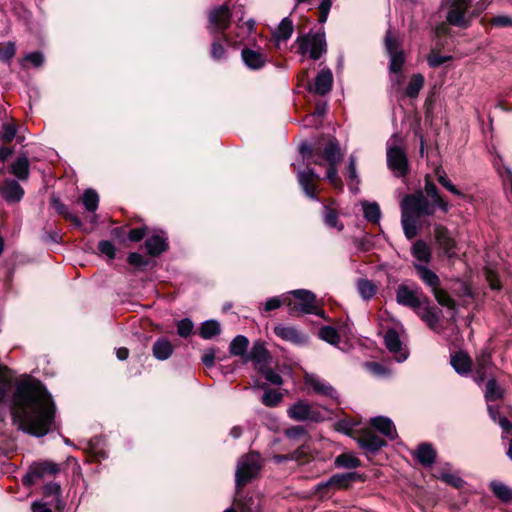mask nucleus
I'll list each match as a JSON object with an SVG mask.
<instances>
[{
  "label": "nucleus",
  "mask_w": 512,
  "mask_h": 512,
  "mask_svg": "<svg viewBox=\"0 0 512 512\" xmlns=\"http://www.w3.org/2000/svg\"><path fill=\"white\" fill-rule=\"evenodd\" d=\"M491 368V355L488 352H482L476 359L474 370V380L477 383L483 382Z\"/></svg>",
  "instance_id": "b1692460"
},
{
  "label": "nucleus",
  "mask_w": 512,
  "mask_h": 512,
  "mask_svg": "<svg viewBox=\"0 0 512 512\" xmlns=\"http://www.w3.org/2000/svg\"><path fill=\"white\" fill-rule=\"evenodd\" d=\"M316 149H317V144L314 147H312L308 143H302L299 147V151H300L303 159H313V161L315 160Z\"/></svg>",
  "instance_id": "69168bd1"
},
{
  "label": "nucleus",
  "mask_w": 512,
  "mask_h": 512,
  "mask_svg": "<svg viewBox=\"0 0 512 512\" xmlns=\"http://www.w3.org/2000/svg\"><path fill=\"white\" fill-rule=\"evenodd\" d=\"M254 21L248 20L243 23L237 24V32L235 34V42H242L244 39H246L253 31L254 29Z\"/></svg>",
  "instance_id": "3c124183"
},
{
  "label": "nucleus",
  "mask_w": 512,
  "mask_h": 512,
  "mask_svg": "<svg viewBox=\"0 0 512 512\" xmlns=\"http://www.w3.org/2000/svg\"><path fill=\"white\" fill-rule=\"evenodd\" d=\"M323 217H324V222L328 227L336 228L338 231L343 230L344 225L341 222H339L338 214L333 208H331L329 206H324Z\"/></svg>",
  "instance_id": "c03bdc74"
},
{
  "label": "nucleus",
  "mask_w": 512,
  "mask_h": 512,
  "mask_svg": "<svg viewBox=\"0 0 512 512\" xmlns=\"http://www.w3.org/2000/svg\"><path fill=\"white\" fill-rule=\"evenodd\" d=\"M241 57L245 65L252 70L261 69L267 62L265 54L250 48H244Z\"/></svg>",
  "instance_id": "4be33fe9"
},
{
  "label": "nucleus",
  "mask_w": 512,
  "mask_h": 512,
  "mask_svg": "<svg viewBox=\"0 0 512 512\" xmlns=\"http://www.w3.org/2000/svg\"><path fill=\"white\" fill-rule=\"evenodd\" d=\"M304 383L305 385L312 389L314 393L337 400L338 399V393L337 391L324 379L320 378L316 374H305L304 376Z\"/></svg>",
  "instance_id": "4468645a"
},
{
  "label": "nucleus",
  "mask_w": 512,
  "mask_h": 512,
  "mask_svg": "<svg viewBox=\"0 0 512 512\" xmlns=\"http://www.w3.org/2000/svg\"><path fill=\"white\" fill-rule=\"evenodd\" d=\"M412 255L422 263H429L432 257L429 245L423 240H417L412 246Z\"/></svg>",
  "instance_id": "473e14b6"
},
{
  "label": "nucleus",
  "mask_w": 512,
  "mask_h": 512,
  "mask_svg": "<svg viewBox=\"0 0 512 512\" xmlns=\"http://www.w3.org/2000/svg\"><path fill=\"white\" fill-rule=\"evenodd\" d=\"M364 217L371 223H378L381 217L380 207L377 203L363 202Z\"/></svg>",
  "instance_id": "a18cd8bd"
},
{
  "label": "nucleus",
  "mask_w": 512,
  "mask_h": 512,
  "mask_svg": "<svg viewBox=\"0 0 512 512\" xmlns=\"http://www.w3.org/2000/svg\"><path fill=\"white\" fill-rule=\"evenodd\" d=\"M221 328L216 320H207L202 323L199 334L204 339H211L220 334Z\"/></svg>",
  "instance_id": "79ce46f5"
},
{
  "label": "nucleus",
  "mask_w": 512,
  "mask_h": 512,
  "mask_svg": "<svg viewBox=\"0 0 512 512\" xmlns=\"http://www.w3.org/2000/svg\"><path fill=\"white\" fill-rule=\"evenodd\" d=\"M318 179V175L315 173L313 169L308 168L305 171H300L298 173V181L300 186L302 187L304 193L310 197L311 199H317L314 182Z\"/></svg>",
  "instance_id": "412c9836"
},
{
  "label": "nucleus",
  "mask_w": 512,
  "mask_h": 512,
  "mask_svg": "<svg viewBox=\"0 0 512 512\" xmlns=\"http://www.w3.org/2000/svg\"><path fill=\"white\" fill-rule=\"evenodd\" d=\"M269 352L265 348L264 344L257 341L253 344L249 354L246 356L245 361H252L257 370L263 368L268 364Z\"/></svg>",
  "instance_id": "aec40b11"
},
{
  "label": "nucleus",
  "mask_w": 512,
  "mask_h": 512,
  "mask_svg": "<svg viewBox=\"0 0 512 512\" xmlns=\"http://www.w3.org/2000/svg\"><path fill=\"white\" fill-rule=\"evenodd\" d=\"M358 477L357 473L335 474L325 481V485H331L335 489L348 488L350 483Z\"/></svg>",
  "instance_id": "2f4dec72"
},
{
  "label": "nucleus",
  "mask_w": 512,
  "mask_h": 512,
  "mask_svg": "<svg viewBox=\"0 0 512 512\" xmlns=\"http://www.w3.org/2000/svg\"><path fill=\"white\" fill-rule=\"evenodd\" d=\"M16 46L14 42H7L0 48V61L9 63L15 56Z\"/></svg>",
  "instance_id": "13d9d810"
},
{
  "label": "nucleus",
  "mask_w": 512,
  "mask_h": 512,
  "mask_svg": "<svg viewBox=\"0 0 512 512\" xmlns=\"http://www.w3.org/2000/svg\"><path fill=\"white\" fill-rule=\"evenodd\" d=\"M360 446L370 452H376L385 445V441L374 432L367 431L359 438Z\"/></svg>",
  "instance_id": "a878e982"
},
{
  "label": "nucleus",
  "mask_w": 512,
  "mask_h": 512,
  "mask_svg": "<svg viewBox=\"0 0 512 512\" xmlns=\"http://www.w3.org/2000/svg\"><path fill=\"white\" fill-rule=\"evenodd\" d=\"M274 333L282 340L294 345L302 346L308 343V337L293 326L279 324L274 327Z\"/></svg>",
  "instance_id": "dca6fc26"
},
{
  "label": "nucleus",
  "mask_w": 512,
  "mask_h": 512,
  "mask_svg": "<svg viewBox=\"0 0 512 512\" xmlns=\"http://www.w3.org/2000/svg\"><path fill=\"white\" fill-rule=\"evenodd\" d=\"M414 267L417 271L420 279L431 288V290H435L440 286V279L438 275L430 270L427 266L422 264H414Z\"/></svg>",
  "instance_id": "c85d7f7f"
},
{
  "label": "nucleus",
  "mask_w": 512,
  "mask_h": 512,
  "mask_svg": "<svg viewBox=\"0 0 512 512\" xmlns=\"http://www.w3.org/2000/svg\"><path fill=\"white\" fill-rule=\"evenodd\" d=\"M237 506L240 512H261V504L258 497L245 496L238 500Z\"/></svg>",
  "instance_id": "c9c22d12"
},
{
  "label": "nucleus",
  "mask_w": 512,
  "mask_h": 512,
  "mask_svg": "<svg viewBox=\"0 0 512 512\" xmlns=\"http://www.w3.org/2000/svg\"><path fill=\"white\" fill-rule=\"evenodd\" d=\"M81 201L88 212H95L99 205V196L93 189L84 191Z\"/></svg>",
  "instance_id": "a19ab883"
},
{
  "label": "nucleus",
  "mask_w": 512,
  "mask_h": 512,
  "mask_svg": "<svg viewBox=\"0 0 512 512\" xmlns=\"http://www.w3.org/2000/svg\"><path fill=\"white\" fill-rule=\"evenodd\" d=\"M371 426L378 430L381 434L387 438L394 440L397 437V431L394 423L387 417L378 416L371 418Z\"/></svg>",
  "instance_id": "5701e85b"
},
{
  "label": "nucleus",
  "mask_w": 512,
  "mask_h": 512,
  "mask_svg": "<svg viewBox=\"0 0 512 512\" xmlns=\"http://www.w3.org/2000/svg\"><path fill=\"white\" fill-rule=\"evenodd\" d=\"M294 25L290 18L285 17L279 24L278 28L274 32V37L278 41H285L289 39L293 33Z\"/></svg>",
  "instance_id": "e433bc0d"
},
{
  "label": "nucleus",
  "mask_w": 512,
  "mask_h": 512,
  "mask_svg": "<svg viewBox=\"0 0 512 512\" xmlns=\"http://www.w3.org/2000/svg\"><path fill=\"white\" fill-rule=\"evenodd\" d=\"M416 458L422 465L431 466L435 461L436 451L432 445L423 443L417 448Z\"/></svg>",
  "instance_id": "7c9ffc66"
},
{
  "label": "nucleus",
  "mask_w": 512,
  "mask_h": 512,
  "mask_svg": "<svg viewBox=\"0 0 512 512\" xmlns=\"http://www.w3.org/2000/svg\"><path fill=\"white\" fill-rule=\"evenodd\" d=\"M396 300L398 304L410 307L414 310L420 309L424 303L428 302L427 297L419 288H411L405 284H400L397 287Z\"/></svg>",
  "instance_id": "9b49d317"
},
{
  "label": "nucleus",
  "mask_w": 512,
  "mask_h": 512,
  "mask_svg": "<svg viewBox=\"0 0 512 512\" xmlns=\"http://www.w3.org/2000/svg\"><path fill=\"white\" fill-rule=\"evenodd\" d=\"M194 324L189 318L181 319L177 322V333L180 337L186 338L191 335Z\"/></svg>",
  "instance_id": "bf43d9fd"
},
{
  "label": "nucleus",
  "mask_w": 512,
  "mask_h": 512,
  "mask_svg": "<svg viewBox=\"0 0 512 512\" xmlns=\"http://www.w3.org/2000/svg\"><path fill=\"white\" fill-rule=\"evenodd\" d=\"M298 51L302 55H309L313 60H318L327 51L324 32L309 33L299 36L296 40Z\"/></svg>",
  "instance_id": "39448f33"
},
{
  "label": "nucleus",
  "mask_w": 512,
  "mask_h": 512,
  "mask_svg": "<svg viewBox=\"0 0 512 512\" xmlns=\"http://www.w3.org/2000/svg\"><path fill=\"white\" fill-rule=\"evenodd\" d=\"M17 127L14 123L4 122L0 131V139L5 143H10L16 137Z\"/></svg>",
  "instance_id": "6e6d98bb"
},
{
  "label": "nucleus",
  "mask_w": 512,
  "mask_h": 512,
  "mask_svg": "<svg viewBox=\"0 0 512 512\" xmlns=\"http://www.w3.org/2000/svg\"><path fill=\"white\" fill-rule=\"evenodd\" d=\"M319 337L327 343L337 346L340 341V336L337 330L331 326H324L319 330Z\"/></svg>",
  "instance_id": "de8ad7c7"
},
{
  "label": "nucleus",
  "mask_w": 512,
  "mask_h": 512,
  "mask_svg": "<svg viewBox=\"0 0 512 512\" xmlns=\"http://www.w3.org/2000/svg\"><path fill=\"white\" fill-rule=\"evenodd\" d=\"M249 345V340L243 335L236 336L230 343L229 351L231 355L243 356Z\"/></svg>",
  "instance_id": "ea45409f"
},
{
  "label": "nucleus",
  "mask_w": 512,
  "mask_h": 512,
  "mask_svg": "<svg viewBox=\"0 0 512 512\" xmlns=\"http://www.w3.org/2000/svg\"><path fill=\"white\" fill-rule=\"evenodd\" d=\"M12 415L22 430L41 437L52 428L55 405L39 381L23 382L14 393Z\"/></svg>",
  "instance_id": "f257e3e1"
},
{
  "label": "nucleus",
  "mask_w": 512,
  "mask_h": 512,
  "mask_svg": "<svg viewBox=\"0 0 512 512\" xmlns=\"http://www.w3.org/2000/svg\"><path fill=\"white\" fill-rule=\"evenodd\" d=\"M98 249L102 254L106 255L110 259L115 257V247L112 242L108 240L100 241L98 244Z\"/></svg>",
  "instance_id": "e2e57ef3"
},
{
  "label": "nucleus",
  "mask_w": 512,
  "mask_h": 512,
  "mask_svg": "<svg viewBox=\"0 0 512 512\" xmlns=\"http://www.w3.org/2000/svg\"><path fill=\"white\" fill-rule=\"evenodd\" d=\"M437 477L440 480H442L443 482H445L446 484H449L455 488H460L464 484V481L458 475L449 473V472H445L443 470L439 472Z\"/></svg>",
  "instance_id": "4d7b16f0"
},
{
  "label": "nucleus",
  "mask_w": 512,
  "mask_h": 512,
  "mask_svg": "<svg viewBox=\"0 0 512 512\" xmlns=\"http://www.w3.org/2000/svg\"><path fill=\"white\" fill-rule=\"evenodd\" d=\"M501 161V158L495 160L494 166L497 169L499 175L502 177L503 183L507 188L509 195L512 196V171L507 167H503L502 169H500L499 164Z\"/></svg>",
  "instance_id": "864d4df0"
},
{
  "label": "nucleus",
  "mask_w": 512,
  "mask_h": 512,
  "mask_svg": "<svg viewBox=\"0 0 512 512\" xmlns=\"http://www.w3.org/2000/svg\"><path fill=\"white\" fill-rule=\"evenodd\" d=\"M145 246L148 254L151 256H157L163 253L168 247L166 238L162 235H153L149 237L145 242Z\"/></svg>",
  "instance_id": "c756f323"
},
{
  "label": "nucleus",
  "mask_w": 512,
  "mask_h": 512,
  "mask_svg": "<svg viewBox=\"0 0 512 512\" xmlns=\"http://www.w3.org/2000/svg\"><path fill=\"white\" fill-rule=\"evenodd\" d=\"M335 465L340 468L353 469L360 466V460L351 453H342L336 457Z\"/></svg>",
  "instance_id": "37998d69"
},
{
  "label": "nucleus",
  "mask_w": 512,
  "mask_h": 512,
  "mask_svg": "<svg viewBox=\"0 0 512 512\" xmlns=\"http://www.w3.org/2000/svg\"><path fill=\"white\" fill-rule=\"evenodd\" d=\"M229 22V8L227 6H221L210 12L208 29L211 33L224 32L229 26Z\"/></svg>",
  "instance_id": "2eb2a0df"
},
{
  "label": "nucleus",
  "mask_w": 512,
  "mask_h": 512,
  "mask_svg": "<svg viewBox=\"0 0 512 512\" xmlns=\"http://www.w3.org/2000/svg\"><path fill=\"white\" fill-rule=\"evenodd\" d=\"M502 397V390L495 379H489L486 383L485 398L488 402L498 400Z\"/></svg>",
  "instance_id": "603ef678"
},
{
  "label": "nucleus",
  "mask_w": 512,
  "mask_h": 512,
  "mask_svg": "<svg viewBox=\"0 0 512 512\" xmlns=\"http://www.w3.org/2000/svg\"><path fill=\"white\" fill-rule=\"evenodd\" d=\"M424 192L425 194L417 191L406 195L400 203L401 224L409 240L416 237L422 217L434 215L437 207L444 213L450 208L449 202L439 194L429 175L425 176Z\"/></svg>",
  "instance_id": "f03ea898"
},
{
  "label": "nucleus",
  "mask_w": 512,
  "mask_h": 512,
  "mask_svg": "<svg viewBox=\"0 0 512 512\" xmlns=\"http://www.w3.org/2000/svg\"><path fill=\"white\" fill-rule=\"evenodd\" d=\"M225 56L226 49L224 48V46L218 41H213L211 45V57L215 60H221L224 59Z\"/></svg>",
  "instance_id": "0e129e2a"
},
{
  "label": "nucleus",
  "mask_w": 512,
  "mask_h": 512,
  "mask_svg": "<svg viewBox=\"0 0 512 512\" xmlns=\"http://www.w3.org/2000/svg\"><path fill=\"white\" fill-rule=\"evenodd\" d=\"M450 363L454 370L460 375H467L471 371V359L462 351L451 355Z\"/></svg>",
  "instance_id": "cd10ccee"
},
{
  "label": "nucleus",
  "mask_w": 512,
  "mask_h": 512,
  "mask_svg": "<svg viewBox=\"0 0 512 512\" xmlns=\"http://www.w3.org/2000/svg\"><path fill=\"white\" fill-rule=\"evenodd\" d=\"M53 208L61 215H63L66 219L73 222L75 225L79 226L81 224L80 219L74 214L70 213L67 207L58 199L53 197L51 200Z\"/></svg>",
  "instance_id": "09e8293b"
},
{
  "label": "nucleus",
  "mask_w": 512,
  "mask_h": 512,
  "mask_svg": "<svg viewBox=\"0 0 512 512\" xmlns=\"http://www.w3.org/2000/svg\"><path fill=\"white\" fill-rule=\"evenodd\" d=\"M387 166L396 177L409 173V161L398 134H393L386 143Z\"/></svg>",
  "instance_id": "7ed1b4c3"
},
{
  "label": "nucleus",
  "mask_w": 512,
  "mask_h": 512,
  "mask_svg": "<svg viewBox=\"0 0 512 512\" xmlns=\"http://www.w3.org/2000/svg\"><path fill=\"white\" fill-rule=\"evenodd\" d=\"M435 240L442 250L443 254L448 258L457 256V244L451 237L448 229L442 225H436L434 228Z\"/></svg>",
  "instance_id": "ddd939ff"
},
{
  "label": "nucleus",
  "mask_w": 512,
  "mask_h": 512,
  "mask_svg": "<svg viewBox=\"0 0 512 512\" xmlns=\"http://www.w3.org/2000/svg\"><path fill=\"white\" fill-rule=\"evenodd\" d=\"M385 49L389 55V70L391 73H399L402 70L406 56L401 48L399 38L388 30L385 35Z\"/></svg>",
  "instance_id": "0eeeda50"
},
{
  "label": "nucleus",
  "mask_w": 512,
  "mask_h": 512,
  "mask_svg": "<svg viewBox=\"0 0 512 512\" xmlns=\"http://www.w3.org/2000/svg\"><path fill=\"white\" fill-rule=\"evenodd\" d=\"M342 158L343 154L341 153L337 139L329 137L324 147L321 146L320 142L317 143L315 160L313 163L322 166L325 161L328 165H334L341 162Z\"/></svg>",
  "instance_id": "1a4fd4ad"
},
{
  "label": "nucleus",
  "mask_w": 512,
  "mask_h": 512,
  "mask_svg": "<svg viewBox=\"0 0 512 512\" xmlns=\"http://www.w3.org/2000/svg\"><path fill=\"white\" fill-rule=\"evenodd\" d=\"M424 76L422 74H414L405 89V96L416 98L424 86Z\"/></svg>",
  "instance_id": "f704fd0d"
},
{
  "label": "nucleus",
  "mask_w": 512,
  "mask_h": 512,
  "mask_svg": "<svg viewBox=\"0 0 512 512\" xmlns=\"http://www.w3.org/2000/svg\"><path fill=\"white\" fill-rule=\"evenodd\" d=\"M416 312L430 329H436L437 324L439 322V316L434 308L430 307L427 304L425 307L417 309Z\"/></svg>",
  "instance_id": "72a5a7b5"
},
{
  "label": "nucleus",
  "mask_w": 512,
  "mask_h": 512,
  "mask_svg": "<svg viewBox=\"0 0 512 512\" xmlns=\"http://www.w3.org/2000/svg\"><path fill=\"white\" fill-rule=\"evenodd\" d=\"M0 196L9 204L19 202L24 196V190L13 179H5L0 183Z\"/></svg>",
  "instance_id": "f3484780"
},
{
  "label": "nucleus",
  "mask_w": 512,
  "mask_h": 512,
  "mask_svg": "<svg viewBox=\"0 0 512 512\" xmlns=\"http://www.w3.org/2000/svg\"><path fill=\"white\" fill-rule=\"evenodd\" d=\"M287 414L289 418L295 421L321 422L327 417L318 408H315L304 400H299L291 405L287 410Z\"/></svg>",
  "instance_id": "6e6552de"
},
{
  "label": "nucleus",
  "mask_w": 512,
  "mask_h": 512,
  "mask_svg": "<svg viewBox=\"0 0 512 512\" xmlns=\"http://www.w3.org/2000/svg\"><path fill=\"white\" fill-rule=\"evenodd\" d=\"M291 294L295 297L297 302H289L290 313L299 312L301 314H315L320 315L318 308L315 304V295L304 289L294 290Z\"/></svg>",
  "instance_id": "9d476101"
},
{
  "label": "nucleus",
  "mask_w": 512,
  "mask_h": 512,
  "mask_svg": "<svg viewBox=\"0 0 512 512\" xmlns=\"http://www.w3.org/2000/svg\"><path fill=\"white\" fill-rule=\"evenodd\" d=\"M30 163L29 158L26 154H21L12 163L10 167V173L15 175L19 180L25 181L29 177Z\"/></svg>",
  "instance_id": "393cba45"
},
{
  "label": "nucleus",
  "mask_w": 512,
  "mask_h": 512,
  "mask_svg": "<svg viewBox=\"0 0 512 512\" xmlns=\"http://www.w3.org/2000/svg\"><path fill=\"white\" fill-rule=\"evenodd\" d=\"M490 488L494 495L503 502H509L512 500V489L506 484L498 481H492Z\"/></svg>",
  "instance_id": "4c0bfd02"
},
{
  "label": "nucleus",
  "mask_w": 512,
  "mask_h": 512,
  "mask_svg": "<svg viewBox=\"0 0 512 512\" xmlns=\"http://www.w3.org/2000/svg\"><path fill=\"white\" fill-rule=\"evenodd\" d=\"M434 172L440 185L456 196H463V193L451 182L441 167H437Z\"/></svg>",
  "instance_id": "58836bf2"
},
{
  "label": "nucleus",
  "mask_w": 512,
  "mask_h": 512,
  "mask_svg": "<svg viewBox=\"0 0 512 512\" xmlns=\"http://www.w3.org/2000/svg\"><path fill=\"white\" fill-rule=\"evenodd\" d=\"M332 85V71L329 68H323L318 72L314 84L310 86L309 90L317 95L324 96L331 91Z\"/></svg>",
  "instance_id": "a211bd4d"
},
{
  "label": "nucleus",
  "mask_w": 512,
  "mask_h": 512,
  "mask_svg": "<svg viewBox=\"0 0 512 512\" xmlns=\"http://www.w3.org/2000/svg\"><path fill=\"white\" fill-rule=\"evenodd\" d=\"M448 3L447 21L449 24L460 28H467L471 23V19L484 9V6L481 5L470 12V0H448Z\"/></svg>",
  "instance_id": "20e7f679"
},
{
  "label": "nucleus",
  "mask_w": 512,
  "mask_h": 512,
  "mask_svg": "<svg viewBox=\"0 0 512 512\" xmlns=\"http://www.w3.org/2000/svg\"><path fill=\"white\" fill-rule=\"evenodd\" d=\"M59 472V466L53 462L44 461L34 463L29 467L28 472L23 476L22 483L30 486L46 476H54Z\"/></svg>",
  "instance_id": "f8f14e48"
},
{
  "label": "nucleus",
  "mask_w": 512,
  "mask_h": 512,
  "mask_svg": "<svg viewBox=\"0 0 512 512\" xmlns=\"http://www.w3.org/2000/svg\"><path fill=\"white\" fill-rule=\"evenodd\" d=\"M327 179L336 188H342V181L338 176L337 164L328 165Z\"/></svg>",
  "instance_id": "680f3d73"
},
{
  "label": "nucleus",
  "mask_w": 512,
  "mask_h": 512,
  "mask_svg": "<svg viewBox=\"0 0 512 512\" xmlns=\"http://www.w3.org/2000/svg\"><path fill=\"white\" fill-rule=\"evenodd\" d=\"M23 61H29L34 67H40L44 62V56L41 52H31L25 55Z\"/></svg>",
  "instance_id": "338daca9"
},
{
  "label": "nucleus",
  "mask_w": 512,
  "mask_h": 512,
  "mask_svg": "<svg viewBox=\"0 0 512 512\" xmlns=\"http://www.w3.org/2000/svg\"><path fill=\"white\" fill-rule=\"evenodd\" d=\"M432 293L441 306L447 307L449 309L456 308L455 300L452 299L445 290L441 289L440 286L433 290Z\"/></svg>",
  "instance_id": "8fccbe9b"
},
{
  "label": "nucleus",
  "mask_w": 512,
  "mask_h": 512,
  "mask_svg": "<svg viewBox=\"0 0 512 512\" xmlns=\"http://www.w3.org/2000/svg\"><path fill=\"white\" fill-rule=\"evenodd\" d=\"M384 341H385V345H386L387 349L391 353L395 354L396 360L398 362H403L407 359L408 354L402 350V347H401L402 343L400 341V337L395 330H393V329L388 330L385 333Z\"/></svg>",
  "instance_id": "6ab92c4d"
},
{
  "label": "nucleus",
  "mask_w": 512,
  "mask_h": 512,
  "mask_svg": "<svg viewBox=\"0 0 512 512\" xmlns=\"http://www.w3.org/2000/svg\"><path fill=\"white\" fill-rule=\"evenodd\" d=\"M258 371L271 384H274V385L282 384V377L277 372H275L271 368H269L268 364L266 366H264L263 368H260Z\"/></svg>",
  "instance_id": "052dcab7"
},
{
  "label": "nucleus",
  "mask_w": 512,
  "mask_h": 512,
  "mask_svg": "<svg viewBox=\"0 0 512 512\" xmlns=\"http://www.w3.org/2000/svg\"><path fill=\"white\" fill-rule=\"evenodd\" d=\"M491 24L495 27H512V17L499 15L491 19Z\"/></svg>",
  "instance_id": "774afa93"
},
{
  "label": "nucleus",
  "mask_w": 512,
  "mask_h": 512,
  "mask_svg": "<svg viewBox=\"0 0 512 512\" xmlns=\"http://www.w3.org/2000/svg\"><path fill=\"white\" fill-rule=\"evenodd\" d=\"M261 468L260 455L257 453H250L239 459L236 473L235 482L237 487L244 486L253 477H255Z\"/></svg>",
  "instance_id": "423d86ee"
},
{
  "label": "nucleus",
  "mask_w": 512,
  "mask_h": 512,
  "mask_svg": "<svg viewBox=\"0 0 512 512\" xmlns=\"http://www.w3.org/2000/svg\"><path fill=\"white\" fill-rule=\"evenodd\" d=\"M282 400V394L276 390L268 389L262 396V403L268 407L277 406Z\"/></svg>",
  "instance_id": "5fc2aeb1"
},
{
  "label": "nucleus",
  "mask_w": 512,
  "mask_h": 512,
  "mask_svg": "<svg viewBox=\"0 0 512 512\" xmlns=\"http://www.w3.org/2000/svg\"><path fill=\"white\" fill-rule=\"evenodd\" d=\"M357 288L361 297L365 300L371 299L377 290L375 284L367 279H360L357 283Z\"/></svg>",
  "instance_id": "49530a36"
},
{
  "label": "nucleus",
  "mask_w": 512,
  "mask_h": 512,
  "mask_svg": "<svg viewBox=\"0 0 512 512\" xmlns=\"http://www.w3.org/2000/svg\"><path fill=\"white\" fill-rule=\"evenodd\" d=\"M173 351L174 347L167 338L157 339L152 347L153 356L160 361L167 360Z\"/></svg>",
  "instance_id": "bb28decb"
}]
</instances>
